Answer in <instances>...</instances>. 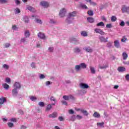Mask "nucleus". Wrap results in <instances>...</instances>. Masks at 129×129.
I'll return each mask as SVG.
<instances>
[{"instance_id":"15","label":"nucleus","mask_w":129,"mask_h":129,"mask_svg":"<svg viewBox=\"0 0 129 129\" xmlns=\"http://www.w3.org/2000/svg\"><path fill=\"white\" fill-rule=\"evenodd\" d=\"M87 20L88 22V23H94V19L92 17H88L87 18Z\"/></svg>"},{"instance_id":"60","label":"nucleus","mask_w":129,"mask_h":129,"mask_svg":"<svg viewBox=\"0 0 129 129\" xmlns=\"http://www.w3.org/2000/svg\"><path fill=\"white\" fill-rule=\"evenodd\" d=\"M90 5H91V6H96V3H94V2H90Z\"/></svg>"},{"instance_id":"35","label":"nucleus","mask_w":129,"mask_h":129,"mask_svg":"<svg viewBox=\"0 0 129 129\" xmlns=\"http://www.w3.org/2000/svg\"><path fill=\"white\" fill-rule=\"evenodd\" d=\"M38 105L39 106H41V107H44V106H45V103L43 102H39Z\"/></svg>"},{"instance_id":"27","label":"nucleus","mask_w":129,"mask_h":129,"mask_svg":"<svg viewBox=\"0 0 129 129\" xmlns=\"http://www.w3.org/2000/svg\"><path fill=\"white\" fill-rule=\"evenodd\" d=\"M76 119V117L75 115H73L69 118V120H71V121H74Z\"/></svg>"},{"instance_id":"40","label":"nucleus","mask_w":129,"mask_h":129,"mask_svg":"<svg viewBox=\"0 0 129 129\" xmlns=\"http://www.w3.org/2000/svg\"><path fill=\"white\" fill-rule=\"evenodd\" d=\"M35 22L36 23H38V24H42V20L39 19H36Z\"/></svg>"},{"instance_id":"49","label":"nucleus","mask_w":129,"mask_h":129,"mask_svg":"<svg viewBox=\"0 0 129 129\" xmlns=\"http://www.w3.org/2000/svg\"><path fill=\"white\" fill-rule=\"evenodd\" d=\"M11 121H13V122H17V118H12L11 119Z\"/></svg>"},{"instance_id":"39","label":"nucleus","mask_w":129,"mask_h":129,"mask_svg":"<svg viewBox=\"0 0 129 129\" xmlns=\"http://www.w3.org/2000/svg\"><path fill=\"white\" fill-rule=\"evenodd\" d=\"M24 22L25 23H29V18H28V17H24Z\"/></svg>"},{"instance_id":"53","label":"nucleus","mask_w":129,"mask_h":129,"mask_svg":"<svg viewBox=\"0 0 129 129\" xmlns=\"http://www.w3.org/2000/svg\"><path fill=\"white\" fill-rule=\"evenodd\" d=\"M21 43H25L26 42V39L25 38H23L20 40Z\"/></svg>"},{"instance_id":"42","label":"nucleus","mask_w":129,"mask_h":129,"mask_svg":"<svg viewBox=\"0 0 129 129\" xmlns=\"http://www.w3.org/2000/svg\"><path fill=\"white\" fill-rule=\"evenodd\" d=\"M8 0H0V4H7Z\"/></svg>"},{"instance_id":"36","label":"nucleus","mask_w":129,"mask_h":129,"mask_svg":"<svg viewBox=\"0 0 129 129\" xmlns=\"http://www.w3.org/2000/svg\"><path fill=\"white\" fill-rule=\"evenodd\" d=\"M30 99L32 100V101H35L37 100V98L35 96H32L30 97Z\"/></svg>"},{"instance_id":"37","label":"nucleus","mask_w":129,"mask_h":129,"mask_svg":"<svg viewBox=\"0 0 129 129\" xmlns=\"http://www.w3.org/2000/svg\"><path fill=\"white\" fill-rule=\"evenodd\" d=\"M62 98L64 99V100H69V96L64 95L62 96Z\"/></svg>"},{"instance_id":"17","label":"nucleus","mask_w":129,"mask_h":129,"mask_svg":"<svg viewBox=\"0 0 129 129\" xmlns=\"http://www.w3.org/2000/svg\"><path fill=\"white\" fill-rule=\"evenodd\" d=\"M81 36H82L83 37H87V36H88V34L87 33V32L85 31H82L81 32Z\"/></svg>"},{"instance_id":"9","label":"nucleus","mask_w":129,"mask_h":129,"mask_svg":"<svg viewBox=\"0 0 129 129\" xmlns=\"http://www.w3.org/2000/svg\"><path fill=\"white\" fill-rule=\"evenodd\" d=\"M57 116H58V113H57L56 112H54L49 115V117L52 118L57 117Z\"/></svg>"},{"instance_id":"12","label":"nucleus","mask_w":129,"mask_h":129,"mask_svg":"<svg viewBox=\"0 0 129 129\" xmlns=\"http://www.w3.org/2000/svg\"><path fill=\"white\" fill-rule=\"evenodd\" d=\"M93 116L94 117H95L96 118H100V114L97 112H95L93 115Z\"/></svg>"},{"instance_id":"2","label":"nucleus","mask_w":129,"mask_h":129,"mask_svg":"<svg viewBox=\"0 0 129 129\" xmlns=\"http://www.w3.org/2000/svg\"><path fill=\"white\" fill-rule=\"evenodd\" d=\"M66 14V9L65 8H62L60 10L59 15L60 18H63V17H65V14Z\"/></svg>"},{"instance_id":"45","label":"nucleus","mask_w":129,"mask_h":129,"mask_svg":"<svg viewBox=\"0 0 129 129\" xmlns=\"http://www.w3.org/2000/svg\"><path fill=\"white\" fill-rule=\"evenodd\" d=\"M69 113L70 114H74V111L73 109L69 110Z\"/></svg>"},{"instance_id":"14","label":"nucleus","mask_w":129,"mask_h":129,"mask_svg":"<svg viewBox=\"0 0 129 129\" xmlns=\"http://www.w3.org/2000/svg\"><path fill=\"white\" fill-rule=\"evenodd\" d=\"M118 72H123V71H125V68L123 67H119L117 69Z\"/></svg>"},{"instance_id":"23","label":"nucleus","mask_w":129,"mask_h":129,"mask_svg":"<svg viewBox=\"0 0 129 129\" xmlns=\"http://www.w3.org/2000/svg\"><path fill=\"white\" fill-rule=\"evenodd\" d=\"M76 14H77L76 11H74L72 13H69V16L70 17H75V16H76Z\"/></svg>"},{"instance_id":"38","label":"nucleus","mask_w":129,"mask_h":129,"mask_svg":"<svg viewBox=\"0 0 129 129\" xmlns=\"http://www.w3.org/2000/svg\"><path fill=\"white\" fill-rule=\"evenodd\" d=\"M21 13V11L19 9V8H16L15 10V14H20Z\"/></svg>"},{"instance_id":"48","label":"nucleus","mask_w":129,"mask_h":129,"mask_svg":"<svg viewBox=\"0 0 129 129\" xmlns=\"http://www.w3.org/2000/svg\"><path fill=\"white\" fill-rule=\"evenodd\" d=\"M76 118H77L79 120L81 119L82 118V116L80 115H77Z\"/></svg>"},{"instance_id":"4","label":"nucleus","mask_w":129,"mask_h":129,"mask_svg":"<svg viewBox=\"0 0 129 129\" xmlns=\"http://www.w3.org/2000/svg\"><path fill=\"white\" fill-rule=\"evenodd\" d=\"M80 87L82 89H87L89 87L88 85L84 83H81L80 84Z\"/></svg>"},{"instance_id":"56","label":"nucleus","mask_w":129,"mask_h":129,"mask_svg":"<svg viewBox=\"0 0 129 129\" xmlns=\"http://www.w3.org/2000/svg\"><path fill=\"white\" fill-rule=\"evenodd\" d=\"M125 78L127 81L129 80V74H127L125 76Z\"/></svg>"},{"instance_id":"61","label":"nucleus","mask_w":129,"mask_h":129,"mask_svg":"<svg viewBox=\"0 0 129 129\" xmlns=\"http://www.w3.org/2000/svg\"><path fill=\"white\" fill-rule=\"evenodd\" d=\"M27 127L25 125H22L20 129H27Z\"/></svg>"},{"instance_id":"20","label":"nucleus","mask_w":129,"mask_h":129,"mask_svg":"<svg viewBox=\"0 0 129 129\" xmlns=\"http://www.w3.org/2000/svg\"><path fill=\"white\" fill-rule=\"evenodd\" d=\"M81 69V65H77L75 67V70L77 71V72H79L80 71V70Z\"/></svg>"},{"instance_id":"59","label":"nucleus","mask_w":129,"mask_h":129,"mask_svg":"<svg viewBox=\"0 0 129 129\" xmlns=\"http://www.w3.org/2000/svg\"><path fill=\"white\" fill-rule=\"evenodd\" d=\"M12 29H13V30H17V29H18V28L17 27V26L13 25L12 26Z\"/></svg>"},{"instance_id":"63","label":"nucleus","mask_w":129,"mask_h":129,"mask_svg":"<svg viewBox=\"0 0 129 129\" xmlns=\"http://www.w3.org/2000/svg\"><path fill=\"white\" fill-rule=\"evenodd\" d=\"M53 49H54V48H53V47H49V48L50 52H53Z\"/></svg>"},{"instance_id":"18","label":"nucleus","mask_w":129,"mask_h":129,"mask_svg":"<svg viewBox=\"0 0 129 129\" xmlns=\"http://www.w3.org/2000/svg\"><path fill=\"white\" fill-rule=\"evenodd\" d=\"M114 45L116 48H119V41L118 40L114 41Z\"/></svg>"},{"instance_id":"5","label":"nucleus","mask_w":129,"mask_h":129,"mask_svg":"<svg viewBox=\"0 0 129 129\" xmlns=\"http://www.w3.org/2000/svg\"><path fill=\"white\" fill-rule=\"evenodd\" d=\"M95 32H96V33H98V34H100L102 36H104V35L105 34V33H104V32H103V31H102V30L97 29V28H96L95 29Z\"/></svg>"},{"instance_id":"46","label":"nucleus","mask_w":129,"mask_h":129,"mask_svg":"<svg viewBox=\"0 0 129 129\" xmlns=\"http://www.w3.org/2000/svg\"><path fill=\"white\" fill-rule=\"evenodd\" d=\"M61 102L62 104H63L64 105H67L68 104L66 101L62 100L61 101Z\"/></svg>"},{"instance_id":"10","label":"nucleus","mask_w":129,"mask_h":129,"mask_svg":"<svg viewBox=\"0 0 129 129\" xmlns=\"http://www.w3.org/2000/svg\"><path fill=\"white\" fill-rule=\"evenodd\" d=\"M84 50H85L88 53H92V52H93V50L90 47H86L84 48Z\"/></svg>"},{"instance_id":"31","label":"nucleus","mask_w":129,"mask_h":129,"mask_svg":"<svg viewBox=\"0 0 129 129\" xmlns=\"http://www.w3.org/2000/svg\"><path fill=\"white\" fill-rule=\"evenodd\" d=\"M97 27H103L104 26V23L103 22H101L97 24Z\"/></svg>"},{"instance_id":"16","label":"nucleus","mask_w":129,"mask_h":129,"mask_svg":"<svg viewBox=\"0 0 129 129\" xmlns=\"http://www.w3.org/2000/svg\"><path fill=\"white\" fill-rule=\"evenodd\" d=\"M90 70L92 74H95L96 71L95 70V69L94 67H90Z\"/></svg>"},{"instance_id":"57","label":"nucleus","mask_w":129,"mask_h":129,"mask_svg":"<svg viewBox=\"0 0 129 129\" xmlns=\"http://www.w3.org/2000/svg\"><path fill=\"white\" fill-rule=\"evenodd\" d=\"M125 25L124 22L123 21H121V23H120V26H121V27H124Z\"/></svg>"},{"instance_id":"3","label":"nucleus","mask_w":129,"mask_h":129,"mask_svg":"<svg viewBox=\"0 0 129 129\" xmlns=\"http://www.w3.org/2000/svg\"><path fill=\"white\" fill-rule=\"evenodd\" d=\"M38 38H40V39H42V40H45L46 39V35H45V34L42 32H39L38 33L37 35Z\"/></svg>"},{"instance_id":"30","label":"nucleus","mask_w":129,"mask_h":129,"mask_svg":"<svg viewBox=\"0 0 129 129\" xmlns=\"http://www.w3.org/2000/svg\"><path fill=\"white\" fill-rule=\"evenodd\" d=\"M58 119L59 121H64L65 120V118L62 116H60L58 117Z\"/></svg>"},{"instance_id":"44","label":"nucleus","mask_w":129,"mask_h":129,"mask_svg":"<svg viewBox=\"0 0 129 129\" xmlns=\"http://www.w3.org/2000/svg\"><path fill=\"white\" fill-rule=\"evenodd\" d=\"M46 77L45 76V75H43V74H41L39 75V78L40 79H44V78H45Z\"/></svg>"},{"instance_id":"24","label":"nucleus","mask_w":129,"mask_h":129,"mask_svg":"<svg viewBox=\"0 0 129 129\" xmlns=\"http://www.w3.org/2000/svg\"><path fill=\"white\" fill-rule=\"evenodd\" d=\"M127 10V7H125V6H124L121 9V11L122 13H126Z\"/></svg>"},{"instance_id":"55","label":"nucleus","mask_w":129,"mask_h":129,"mask_svg":"<svg viewBox=\"0 0 129 129\" xmlns=\"http://www.w3.org/2000/svg\"><path fill=\"white\" fill-rule=\"evenodd\" d=\"M101 19L102 20V21H104V22H106V18H105L104 16H102Z\"/></svg>"},{"instance_id":"64","label":"nucleus","mask_w":129,"mask_h":129,"mask_svg":"<svg viewBox=\"0 0 129 129\" xmlns=\"http://www.w3.org/2000/svg\"><path fill=\"white\" fill-rule=\"evenodd\" d=\"M19 112L20 113V114H24V111H23L22 110H20Z\"/></svg>"},{"instance_id":"1","label":"nucleus","mask_w":129,"mask_h":129,"mask_svg":"<svg viewBox=\"0 0 129 129\" xmlns=\"http://www.w3.org/2000/svg\"><path fill=\"white\" fill-rule=\"evenodd\" d=\"M50 102L51 104H49V110L51 109L52 108V105H55L56 104V102H57V100H56V98H54V96H51L50 97Z\"/></svg>"},{"instance_id":"25","label":"nucleus","mask_w":129,"mask_h":129,"mask_svg":"<svg viewBox=\"0 0 129 129\" xmlns=\"http://www.w3.org/2000/svg\"><path fill=\"white\" fill-rule=\"evenodd\" d=\"M81 111L82 112V113H84L86 116H87V115L89 114L88 112L84 109H81Z\"/></svg>"},{"instance_id":"21","label":"nucleus","mask_w":129,"mask_h":129,"mask_svg":"<svg viewBox=\"0 0 129 129\" xmlns=\"http://www.w3.org/2000/svg\"><path fill=\"white\" fill-rule=\"evenodd\" d=\"M122 57L123 60H126V59H127V57H128V55L126 53V52H123Z\"/></svg>"},{"instance_id":"6","label":"nucleus","mask_w":129,"mask_h":129,"mask_svg":"<svg viewBox=\"0 0 129 129\" xmlns=\"http://www.w3.org/2000/svg\"><path fill=\"white\" fill-rule=\"evenodd\" d=\"M40 6H42L43 8H48L49 7V3L45 1H42L40 2Z\"/></svg>"},{"instance_id":"58","label":"nucleus","mask_w":129,"mask_h":129,"mask_svg":"<svg viewBox=\"0 0 129 129\" xmlns=\"http://www.w3.org/2000/svg\"><path fill=\"white\" fill-rule=\"evenodd\" d=\"M11 45L10 44V43H6L5 44V48H9V47H10Z\"/></svg>"},{"instance_id":"22","label":"nucleus","mask_w":129,"mask_h":129,"mask_svg":"<svg viewBox=\"0 0 129 129\" xmlns=\"http://www.w3.org/2000/svg\"><path fill=\"white\" fill-rule=\"evenodd\" d=\"M97 125L98 126H100V127H104V122H98Z\"/></svg>"},{"instance_id":"51","label":"nucleus","mask_w":129,"mask_h":129,"mask_svg":"<svg viewBox=\"0 0 129 129\" xmlns=\"http://www.w3.org/2000/svg\"><path fill=\"white\" fill-rule=\"evenodd\" d=\"M15 3L16 4V5H17L21 4V2L19 1V0H15Z\"/></svg>"},{"instance_id":"11","label":"nucleus","mask_w":129,"mask_h":129,"mask_svg":"<svg viewBox=\"0 0 129 129\" xmlns=\"http://www.w3.org/2000/svg\"><path fill=\"white\" fill-rule=\"evenodd\" d=\"M5 102H7V99L5 97L0 98V106L4 104Z\"/></svg>"},{"instance_id":"54","label":"nucleus","mask_w":129,"mask_h":129,"mask_svg":"<svg viewBox=\"0 0 129 129\" xmlns=\"http://www.w3.org/2000/svg\"><path fill=\"white\" fill-rule=\"evenodd\" d=\"M55 23H56V22L55 21H54L52 19H50L49 24H55Z\"/></svg>"},{"instance_id":"52","label":"nucleus","mask_w":129,"mask_h":129,"mask_svg":"<svg viewBox=\"0 0 129 129\" xmlns=\"http://www.w3.org/2000/svg\"><path fill=\"white\" fill-rule=\"evenodd\" d=\"M107 67V66H100L99 68H100V69H105V68H106Z\"/></svg>"},{"instance_id":"47","label":"nucleus","mask_w":129,"mask_h":129,"mask_svg":"<svg viewBox=\"0 0 129 129\" xmlns=\"http://www.w3.org/2000/svg\"><path fill=\"white\" fill-rule=\"evenodd\" d=\"M6 82L7 83H10V82H11V79H10V78H7L6 79Z\"/></svg>"},{"instance_id":"29","label":"nucleus","mask_w":129,"mask_h":129,"mask_svg":"<svg viewBox=\"0 0 129 129\" xmlns=\"http://www.w3.org/2000/svg\"><path fill=\"white\" fill-rule=\"evenodd\" d=\"M25 36L26 38L30 37V32L28 30L25 31Z\"/></svg>"},{"instance_id":"19","label":"nucleus","mask_w":129,"mask_h":129,"mask_svg":"<svg viewBox=\"0 0 129 129\" xmlns=\"http://www.w3.org/2000/svg\"><path fill=\"white\" fill-rule=\"evenodd\" d=\"M27 10H29L30 12H32V13H35L36 12V10L34 9V8L31 7V6H28L27 8Z\"/></svg>"},{"instance_id":"43","label":"nucleus","mask_w":129,"mask_h":129,"mask_svg":"<svg viewBox=\"0 0 129 129\" xmlns=\"http://www.w3.org/2000/svg\"><path fill=\"white\" fill-rule=\"evenodd\" d=\"M8 126H9V127H13V126H14V123H13L12 122H8Z\"/></svg>"},{"instance_id":"33","label":"nucleus","mask_w":129,"mask_h":129,"mask_svg":"<svg viewBox=\"0 0 129 129\" xmlns=\"http://www.w3.org/2000/svg\"><path fill=\"white\" fill-rule=\"evenodd\" d=\"M74 52L75 53H79L80 52V49H79V48L77 47L74 49Z\"/></svg>"},{"instance_id":"62","label":"nucleus","mask_w":129,"mask_h":129,"mask_svg":"<svg viewBox=\"0 0 129 129\" xmlns=\"http://www.w3.org/2000/svg\"><path fill=\"white\" fill-rule=\"evenodd\" d=\"M106 28H111V24H107L106 26Z\"/></svg>"},{"instance_id":"32","label":"nucleus","mask_w":129,"mask_h":129,"mask_svg":"<svg viewBox=\"0 0 129 129\" xmlns=\"http://www.w3.org/2000/svg\"><path fill=\"white\" fill-rule=\"evenodd\" d=\"M117 20V18L115 16H112L111 17V22H115Z\"/></svg>"},{"instance_id":"26","label":"nucleus","mask_w":129,"mask_h":129,"mask_svg":"<svg viewBox=\"0 0 129 129\" xmlns=\"http://www.w3.org/2000/svg\"><path fill=\"white\" fill-rule=\"evenodd\" d=\"M87 14L90 17H92L93 16V11L92 10H89Z\"/></svg>"},{"instance_id":"50","label":"nucleus","mask_w":129,"mask_h":129,"mask_svg":"<svg viewBox=\"0 0 129 129\" xmlns=\"http://www.w3.org/2000/svg\"><path fill=\"white\" fill-rule=\"evenodd\" d=\"M3 68H4V69H7V70H8V69H9V66H8V65H3Z\"/></svg>"},{"instance_id":"8","label":"nucleus","mask_w":129,"mask_h":129,"mask_svg":"<svg viewBox=\"0 0 129 129\" xmlns=\"http://www.w3.org/2000/svg\"><path fill=\"white\" fill-rule=\"evenodd\" d=\"M18 89L14 88L12 90V95H13V96H17V95H18Z\"/></svg>"},{"instance_id":"7","label":"nucleus","mask_w":129,"mask_h":129,"mask_svg":"<svg viewBox=\"0 0 129 129\" xmlns=\"http://www.w3.org/2000/svg\"><path fill=\"white\" fill-rule=\"evenodd\" d=\"M99 39L101 42L106 43L107 42V39H108V37H106V38H104L103 36H100L99 37Z\"/></svg>"},{"instance_id":"28","label":"nucleus","mask_w":129,"mask_h":129,"mask_svg":"<svg viewBox=\"0 0 129 129\" xmlns=\"http://www.w3.org/2000/svg\"><path fill=\"white\" fill-rule=\"evenodd\" d=\"M3 87L5 89H9V88L10 87V86L8 85L7 83H5L3 84Z\"/></svg>"},{"instance_id":"34","label":"nucleus","mask_w":129,"mask_h":129,"mask_svg":"<svg viewBox=\"0 0 129 129\" xmlns=\"http://www.w3.org/2000/svg\"><path fill=\"white\" fill-rule=\"evenodd\" d=\"M125 41H127V38H126V37L125 36H124L121 39V42H125Z\"/></svg>"},{"instance_id":"13","label":"nucleus","mask_w":129,"mask_h":129,"mask_svg":"<svg viewBox=\"0 0 129 129\" xmlns=\"http://www.w3.org/2000/svg\"><path fill=\"white\" fill-rule=\"evenodd\" d=\"M14 86L16 88V89H20V88H21V84L18 82L15 83Z\"/></svg>"},{"instance_id":"41","label":"nucleus","mask_w":129,"mask_h":129,"mask_svg":"<svg viewBox=\"0 0 129 129\" xmlns=\"http://www.w3.org/2000/svg\"><path fill=\"white\" fill-rule=\"evenodd\" d=\"M81 7L85 10H87V9H88V7H87L85 5H81Z\"/></svg>"}]
</instances>
